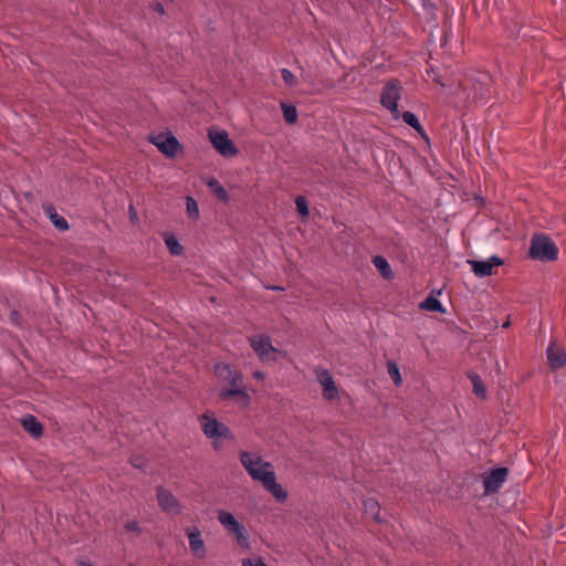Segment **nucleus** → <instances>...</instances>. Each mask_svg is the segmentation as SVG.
Instances as JSON below:
<instances>
[{"label": "nucleus", "instance_id": "12", "mask_svg": "<svg viewBox=\"0 0 566 566\" xmlns=\"http://www.w3.org/2000/svg\"><path fill=\"white\" fill-rule=\"evenodd\" d=\"M507 478V470L505 468H497L485 475H483L484 493H495L505 482Z\"/></svg>", "mask_w": 566, "mask_h": 566}, {"label": "nucleus", "instance_id": "25", "mask_svg": "<svg viewBox=\"0 0 566 566\" xmlns=\"http://www.w3.org/2000/svg\"><path fill=\"white\" fill-rule=\"evenodd\" d=\"M400 117L408 126L412 127L421 135H424V130H423L418 117L412 112L407 111V112L400 114Z\"/></svg>", "mask_w": 566, "mask_h": 566}, {"label": "nucleus", "instance_id": "9", "mask_svg": "<svg viewBox=\"0 0 566 566\" xmlns=\"http://www.w3.org/2000/svg\"><path fill=\"white\" fill-rule=\"evenodd\" d=\"M400 99V87L397 83H387L381 92L380 102L392 114L394 119L400 118L398 101Z\"/></svg>", "mask_w": 566, "mask_h": 566}, {"label": "nucleus", "instance_id": "37", "mask_svg": "<svg viewBox=\"0 0 566 566\" xmlns=\"http://www.w3.org/2000/svg\"><path fill=\"white\" fill-rule=\"evenodd\" d=\"M212 447L214 450H220L222 448V443L220 442V440H213L212 441Z\"/></svg>", "mask_w": 566, "mask_h": 566}, {"label": "nucleus", "instance_id": "3", "mask_svg": "<svg viewBox=\"0 0 566 566\" xmlns=\"http://www.w3.org/2000/svg\"><path fill=\"white\" fill-rule=\"evenodd\" d=\"M530 255L538 261H554L558 256L556 244L545 234L534 235L531 241Z\"/></svg>", "mask_w": 566, "mask_h": 566}, {"label": "nucleus", "instance_id": "34", "mask_svg": "<svg viewBox=\"0 0 566 566\" xmlns=\"http://www.w3.org/2000/svg\"><path fill=\"white\" fill-rule=\"evenodd\" d=\"M128 213H129V220L133 224H136L137 222H139L137 210L135 209V207L133 205L129 206Z\"/></svg>", "mask_w": 566, "mask_h": 566}, {"label": "nucleus", "instance_id": "16", "mask_svg": "<svg viewBox=\"0 0 566 566\" xmlns=\"http://www.w3.org/2000/svg\"><path fill=\"white\" fill-rule=\"evenodd\" d=\"M42 208H43L45 216L50 219V221L53 223L55 229H57L61 232L67 231L70 229V224H69L67 220L63 216H60L57 213L53 203L44 202L42 205Z\"/></svg>", "mask_w": 566, "mask_h": 566}, {"label": "nucleus", "instance_id": "42", "mask_svg": "<svg viewBox=\"0 0 566 566\" xmlns=\"http://www.w3.org/2000/svg\"><path fill=\"white\" fill-rule=\"evenodd\" d=\"M129 566H134V565H129Z\"/></svg>", "mask_w": 566, "mask_h": 566}, {"label": "nucleus", "instance_id": "6", "mask_svg": "<svg viewBox=\"0 0 566 566\" xmlns=\"http://www.w3.org/2000/svg\"><path fill=\"white\" fill-rule=\"evenodd\" d=\"M218 520L229 533L235 536V539L241 547L248 548L250 546L249 534L245 526L240 523L232 513L228 511H219Z\"/></svg>", "mask_w": 566, "mask_h": 566}, {"label": "nucleus", "instance_id": "36", "mask_svg": "<svg viewBox=\"0 0 566 566\" xmlns=\"http://www.w3.org/2000/svg\"><path fill=\"white\" fill-rule=\"evenodd\" d=\"M21 319H22V316H21V314L17 310L11 311V313H10V321L13 324L20 325Z\"/></svg>", "mask_w": 566, "mask_h": 566}, {"label": "nucleus", "instance_id": "11", "mask_svg": "<svg viewBox=\"0 0 566 566\" xmlns=\"http://www.w3.org/2000/svg\"><path fill=\"white\" fill-rule=\"evenodd\" d=\"M468 264L478 277H485L492 275L493 269L502 265L503 261L499 256L492 255L483 261L468 260Z\"/></svg>", "mask_w": 566, "mask_h": 566}, {"label": "nucleus", "instance_id": "39", "mask_svg": "<svg viewBox=\"0 0 566 566\" xmlns=\"http://www.w3.org/2000/svg\"><path fill=\"white\" fill-rule=\"evenodd\" d=\"M253 377L256 378V379H263L264 378V373L263 371H255L253 374Z\"/></svg>", "mask_w": 566, "mask_h": 566}, {"label": "nucleus", "instance_id": "33", "mask_svg": "<svg viewBox=\"0 0 566 566\" xmlns=\"http://www.w3.org/2000/svg\"><path fill=\"white\" fill-rule=\"evenodd\" d=\"M242 566H268V564L261 558L255 559L245 558L242 560Z\"/></svg>", "mask_w": 566, "mask_h": 566}, {"label": "nucleus", "instance_id": "20", "mask_svg": "<svg viewBox=\"0 0 566 566\" xmlns=\"http://www.w3.org/2000/svg\"><path fill=\"white\" fill-rule=\"evenodd\" d=\"M165 244L171 255H181L184 254V247L179 243L178 239L172 233H165L164 235Z\"/></svg>", "mask_w": 566, "mask_h": 566}, {"label": "nucleus", "instance_id": "8", "mask_svg": "<svg viewBox=\"0 0 566 566\" xmlns=\"http://www.w3.org/2000/svg\"><path fill=\"white\" fill-rule=\"evenodd\" d=\"M250 345L256 353L259 358L264 360H276V355H281L282 352L273 347L271 337L268 335H254L250 337Z\"/></svg>", "mask_w": 566, "mask_h": 566}, {"label": "nucleus", "instance_id": "32", "mask_svg": "<svg viewBox=\"0 0 566 566\" xmlns=\"http://www.w3.org/2000/svg\"><path fill=\"white\" fill-rule=\"evenodd\" d=\"M124 528L126 532L136 533L137 535L142 534V527L137 521H128L125 523Z\"/></svg>", "mask_w": 566, "mask_h": 566}, {"label": "nucleus", "instance_id": "40", "mask_svg": "<svg viewBox=\"0 0 566 566\" xmlns=\"http://www.w3.org/2000/svg\"><path fill=\"white\" fill-rule=\"evenodd\" d=\"M268 289H269V290H272V291H283V287L277 286V285L268 286Z\"/></svg>", "mask_w": 566, "mask_h": 566}, {"label": "nucleus", "instance_id": "21", "mask_svg": "<svg viewBox=\"0 0 566 566\" xmlns=\"http://www.w3.org/2000/svg\"><path fill=\"white\" fill-rule=\"evenodd\" d=\"M281 108L286 124L294 125L297 123L298 115L295 105L282 102Z\"/></svg>", "mask_w": 566, "mask_h": 566}, {"label": "nucleus", "instance_id": "5", "mask_svg": "<svg viewBox=\"0 0 566 566\" xmlns=\"http://www.w3.org/2000/svg\"><path fill=\"white\" fill-rule=\"evenodd\" d=\"M230 384V388H222L219 391V398L222 400H230L235 397H239V402L243 407H249L251 402V398L247 392L243 385V375L239 370H234L230 378L227 380Z\"/></svg>", "mask_w": 566, "mask_h": 566}, {"label": "nucleus", "instance_id": "38", "mask_svg": "<svg viewBox=\"0 0 566 566\" xmlns=\"http://www.w3.org/2000/svg\"><path fill=\"white\" fill-rule=\"evenodd\" d=\"M77 566H94L90 560H80Z\"/></svg>", "mask_w": 566, "mask_h": 566}, {"label": "nucleus", "instance_id": "29", "mask_svg": "<svg viewBox=\"0 0 566 566\" xmlns=\"http://www.w3.org/2000/svg\"><path fill=\"white\" fill-rule=\"evenodd\" d=\"M472 385H473V391L478 397L485 398L486 396V389L484 387L483 381L476 374H471L469 376Z\"/></svg>", "mask_w": 566, "mask_h": 566}, {"label": "nucleus", "instance_id": "14", "mask_svg": "<svg viewBox=\"0 0 566 566\" xmlns=\"http://www.w3.org/2000/svg\"><path fill=\"white\" fill-rule=\"evenodd\" d=\"M186 535L189 538L190 551L197 557H203L206 555V545L201 538V533L197 526L186 528Z\"/></svg>", "mask_w": 566, "mask_h": 566}, {"label": "nucleus", "instance_id": "19", "mask_svg": "<svg viewBox=\"0 0 566 566\" xmlns=\"http://www.w3.org/2000/svg\"><path fill=\"white\" fill-rule=\"evenodd\" d=\"M363 506L365 513L374 518L377 523H382V518L380 517V505L378 501L374 497H368L363 501Z\"/></svg>", "mask_w": 566, "mask_h": 566}, {"label": "nucleus", "instance_id": "13", "mask_svg": "<svg viewBox=\"0 0 566 566\" xmlns=\"http://www.w3.org/2000/svg\"><path fill=\"white\" fill-rule=\"evenodd\" d=\"M317 379L323 387V397L326 400H334L338 397V389L335 385L333 376L328 370L322 369L317 373Z\"/></svg>", "mask_w": 566, "mask_h": 566}, {"label": "nucleus", "instance_id": "10", "mask_svg": "<svg viewBox=\"0 0 566 566\" xmlns=\"http://www.w3.org/2000/svg\"><path fill=\"white\" fill-rule=\"evenodd\" d=\"M156 495L158 505L164 512L172 513L176 515L181 513L180 502L170 491L164 486H158L156 489Z\"/></svg>", "mask_w": 566, "mask_h": 566}, {"label": "nucleus", "instance_id": "27", "mask_svg": "<svg viewBox=\"0 0 566 566\" xmlns=\"http://www.w3.org/2000/svg\"><path fill=\"white\" fill-rule=\"evenodd\" d=\"M374 265L376 266V269L380 272V274L384 277H386V279L392 277L391 268H390L388 261L385 258L376 256L374 259Z\"/></svg>", "mask_w": 566, "mask_h": 566}, {"label": "nucleus", "instance_id": "41", "mask_svg": "<svg viewBox=\"0 0 566 566\" xmlns=\"http://www.w3.org/2000/svg\"><path fill=\"white\" fill-rule=\"evenodd\" d=\"M25 197H27V198H32L33 196H32V193H31V192H28V193H25Z\"/></svg>", "mask_w": 566, "mask_h": 566}, {"label": "nucleus", "instance_id": "1", "mask_svg": "<svg viewBox=\"0 0 566 566\" xmlns=\"http://www.w3.org/2000/svg\"><path fill=\"white\" fill-rule=\"evenodd\" d=\"M239 457L241 464L253 481L260 482L277 501L284 502L287 499V492L276 482L271 462L263 461L261 455L249 451H240Z\"/></svg>", "mask_w": 566, "mask_h": 566}, {"label": "nucleus", "instance_id": "7", "mask_svg": "<svg viewBox=\"0 0 566 566\" xmlns=\"http://www.w3.org/2000/svg\"><path fill=\"white\" fill-rule=\"evenodd\" d=\"M148 142L155 145L167 158H175L179 150H184V146L170 130L157 135L151 134L148 136Z\"/></svg>", "mask_w": 566, "mask_h": 566}, {"label": "nucleus", "instance_id": "23", "mask_svg": "<svg viewBox=\"0 0 566 566\" xmlns=\"http://www.w3.org/2000/svg\"><path fill=\"white\" fill-rule=\"evenodd\" d=\"M421 310L431 311V312H440L443 313L444 308L441 302L434 296H428L424 301H422L419 305Z\"/></svg>", "mask_w": 566, "mask_h": 566}, {"label": "nucleus", "instance_id": "30", "mask_svg": "<svg viewBox=\"0 0 566 566\" xmlns=\"http://www.w3.org/2000/svg\"><path fill=\"white\" fill-rule=\"evenodd\" d=\"M281 75H282V78L284 81V83L290 86V87H293L297 84V78L295 77V75L287 69H282L281 70Z\"/></svg>", "mask_w": 566, "mask_h": 566}, {"label": "nucleus", "instance_id": "28", "mask_svg": "<svg viewBox=\"0 0 566 566\" xmlns=\"http://www.w3.org/2000/svg\"><path fill=\"white\" fill-rule=\"evenodd\" d=\"M387 371L397 387L402 385V376L400 374L398 365L395 361L389 360L387 363Z\"/></svg>", "mask_w": 566, "mask_h": 566}, {"label": "nucleus", "instance_id": "18", "mask_svg": "<svg viewBox=\"0 0 566 566\" xmlns=\"http://www.w3.org/2000/svg\"><path fill=\"white\" fill-rule=\"evenodd\" d=\"M547 360L552 368L558 369L566 364V352L556 344H551L547 348Z\"/></svg>", "mask_w": 566, "mask_h": 566}, {"label": "nucleus", "instance_id": "2", "mask_svg": "<svg viewBox=\"0 0 566 566\" xmlns=\"http://www.w3.org/2000/svg\"><path fill=\"white\" fill-rule=\"evenodd\" d=\"M200 423L201 429L208 439L226 440L231 442L235 441V436L231 429L212 415L205 412L200 417Z\"/></svg>", "mask_w": 566, "mask_h": 566}, {"label": "nucleus", "instance_id": "17", "mask_svg": "<svg viewBox=\"0 0 566 566\" xmlns=\"http://www.w3.org/2000/svg\"><path fill=\"white\" fill-rule=\"evenodd\" d=\"M21 426L31 437L38 439L43 436L44 427L41 421L33 415H25L21 418Z\"/></svg>", "mask_w": 566, "mask_h": 566}, {"label": "nucleus", "instance_id": "26", "mask_svg": "<svg viewBox=\"0 0 566 566\" xmlns=\"http://www.w3.org/2000/svg\"><path fill=\"white\" fill-rule=\"evenodd\" d=\"M186 211L188 218L193 221H197L200 218L198 202L191 196L186 197Z\"/></svg>", "mask_w": 566, "mask_h": 566}, {"label": "nucleus", "instance_id": "22", "mask_svg": "<svg viewBox=\"0 0 566 566\" xmlns=\"http://www.w3.org/2000/svg\"><path fill=\"white\" fill-rule=\"evenodd\" d=\"M295 208L296 212L300 214L303 221L307 220L310 217V206L308 200L304 196H297L295 198Z\"/></svg>", "mask_w": 566, "mask_h": 566}, {"label": "nucleus", "instance_id": "31", "mask_svg": "<svg viewBox=\"0 0 566 566\" xmlns=\"http://www.w3.org/2000/svg\"><path fill=\"white\" fill-rule=\"evenodd\" d=\"M129 463L136 469H144L147 465V461L140 455H132Z\"/></svg>", "mask_w": 566, "mask_h": 566}, {"label": "nucleus", "instance_id": "4", "mask_svg": "<svg viewBox=\"0 0 566 566\" xmlns=\"http://www.w3.org/2000/svg\"><path fill=\"white\" fill-rule=\"evenodd\" d=\"M208 138L216 151L224 158L235 157L240 153L234 142L223 129L209 128Z\"/></svg>", "mask_w": 566, "mask_h": 566}, {"label": "nucleus", "instance_id": "15", "mask_svg": "<svg viewBox=\"0 0 566 566\" xmlns=\"http://www.w3.org/2000/svg\"><path fill=\"white\" fill-rule=\"evenodd\" d=\"M201 181L210 189L214 197L224 205H229L231 197L221 182L213 176L201 177Z\"/></svg>", "mask_w": 566, "mask_h": 566}, {"label": "nucleus", "instance_id": "24", "mask_svg": "<svg viewBox=\"0 0 566 566\" xmlns=\"http://www.w3.org/2000/svg\"><path fill=\"white\" fill-rule=\"evenodd\" d=\"M235 369L230 365L226 363H217L214 365V375L221 379L227 381L230 376L233 374Z\"/></svg>", "mask_w": 566, "mask_h": 566}, {"label": "nucleus", "instance_id": "35", "mask_svg": "<svg viewBox=\"0 0 566 566\" xmlns=\"http://www.w3.org/2000/svg\"><path fill=\"white\" fill-rule=\"evenodd\" d=\"M151 10L159 13L160 15L166 14V10L163 3L156 1L150 6Z\"/></svg>", "mask_w": 566, "mask_h": 566}]
</instances>
